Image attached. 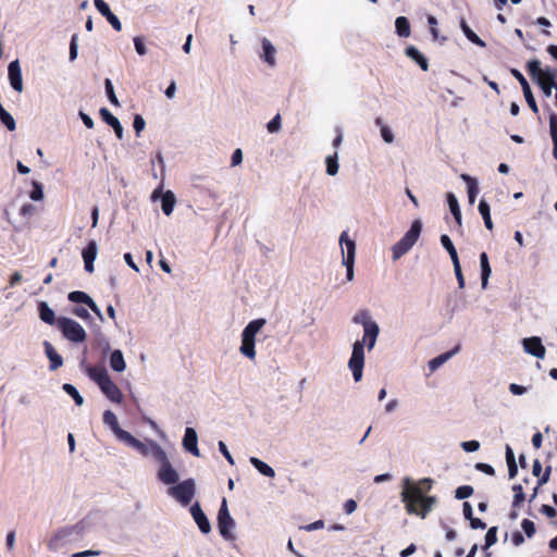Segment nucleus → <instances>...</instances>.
Here are the masks:
<instances>
[{
  "label": "nucleus",
  "mask_w": 557,
  "mask_h": 557,
  "mask_svg": "<svg viewBox=\"0 0 557 557\" xmlns=\"http://www.w3.org/2000/svg\"><path fill=\"white\" fill-rule=\"evenodd\" d=\"M432 484L433 480L429 478L418 482H413L409 478L404 480L401 502L405 504L407 513L419 516L422 519L426 518L436 504L435 496L425 495L432 488Z\"/></svg>",
  "instance_id": "obj_1"
},
{
  "label": "nucleus",
  "mask_w": 557,
  "mask_h": 557,
  "mask_svg": "<svg viewBox=\"0 0 557 557\" xmlns=\"http://www.w3.org/2000/svg\"><path fill=\"white\" fill-rule=\"evenodd\" d=\"M363 338L362 341H356L354 343L351 357L348 361V367L352 372L355 382H359L362 379V371L364 366V345L367 344L369 350L374 347L380 329L377 323H373L369 324V326L363 329Z\"/></svg>",
  "instance_id": "obj_2"
},
{
  "label": "nucleus",
  "mask_w": 557,
  "mask_h": 557,
  "mask_svg": "<svg viewBox=\"0 0 557 557\" xmlns=\"http://www.w3.org/2000/svg\"><path fill=\"white\" fill-rule=\"evenodd\" d=\"M527 72L536 82L546 97H550L552 90L557 89V69L547 66L541 67V62L533 59L527 63Z\"/></svg>",
  "instance_id": "obj_3"
},
{
  "label": "nucleus",
  "mask_w": 557,
  "mask_h": 557,
  "mask_svg": "<svg viewBox=\"0 0 557 557\" xmlns=\"http://www.w3.org/2000/svg\"><path fill=\"white\" fill-rule=\"evenodd\" d=\"M265 324L264 319H256L250 321L242 333V345L240 352L249 359H255L256 350H255V337L256 334L263 327Z\"/></svg>",
  "instance_id": "obj_4"
},
{
  "label": "nucleus",
  "mask_w": 557,
  "mask_h": 557,
  "mask_svg": "<svg viewBox=\"0 0 557 557\" xmlns=\"http://www.w3.org/2000/svg\"><path fill=\"white\" fill-rule=\"evenodd\" d=\"M422 231V223L420 220H416L412 222L409 231L406 232V234L401 237L399 242H397L393 248V259L397 260L400 257H403L405 253H407L411 247L416 244L418 240L420 234Z\"/></svg>",
  "instance_id": "obj_5"
},
{
  "label": "nucleus",
  "mask_w": 557,
  "mask_h": 557,
  "mask_svg": "<svg viewBox=\"0 0 557 557\" xmlns=\"http://www.w3.org/2000/svg\"><path fill=\"white\" fill-rule=\"evenodd\" d=\"M57 326L63 336L73 343H83L86 341L87 333L84 327L75 320L60 317L57 320Z\"/></svg>",
  "instance_id": "obj_6"
},
{
  "label": "nucleus",
  "mask_w": 557,
  "mask_h": 557,
  "mask_svg": "<svg viewBox=\"0 0 557 557\" xmlns=\"http://www.w3.org/2000/svg\"><path fill=\"white\" fill-rule=\"evenodd\" d=\"M196 485L193 479H187L178 484L171 486L168 491L169 495L180 502L183 506L190 504L195 496Z\"/></svg>",
  "instance_id": "obj_7"
},
{
  "label": "nucleus",
  "mask_w": 557,
  "mask_h": 557,
  "mask_svg": "<svg viewBox=\"0 0 557 557\" xmlns=\"http://www.w3.org/2000/svg\"><path fill=\"white\" fill-rule=\"evenodd\" d=\"M235 527V521L231 517L227 508L226 499L223 498L221 507L218 512V529L221 536L225 540H233L232 529Z\"/></svg>",
  "instance_id": "obj_8"
},
{
  "label": "nucleus",
  "mask_w": 557,
  "mask_h": 557,
  "mask_svg": "<svg viewBox=\"0 0 557 557\" xmlns=\"http://www.w3.org/2000/svg\"><path fill=\"white\" fill-rule=\"evenodd\" d=\"M522 345H523V349L525 350V352H528L536 358H540V359H543L545 357L546 350H545V347L543 346L540 337L533 336V337L524 338L522 341Z\"/></svg>",
  "instance_id": "obj_9"
},
{
  "label": "nucleus",
  "mask_w": 557,
  "mask_h": 557,
  "mask_svg": "<svg viewBox=\"0 0 557 557\" xmlns=\"http://www.w3.org/2000/svg\"><path fill=\"white\" fill-rule=\"evenodd\" d=\"M74 527H65L59 529L48 541V548L50 550H58L74 532Z\"/></svg>",
  "instance_id": "obj_10"
},
{
  "label": "nucleus",
  "mask_w": 557,
  "mask_h": 557,
  "mask_svg": "<svg viewBox=\"0 0 557 557\" xmlns=\"http://www.w3.org/2000/svg\"><path fill=\"white\" fill-rule=\"evenodd\" d=\"M95 7L99 11L101 15H103L107 21L111 24V26L116 30L120 32L122 29V24L117 16L112 13L110 10V7L108 3H106L103 0H94Z\"/></svg>",
  "instance_id": "obj_11"
},
{
  "label": "nucleus",
  "mask_w": 557,
  "mask_h": 557,
  "mask_svg": "<svg viewBox=\"0 0 557 557\" xmlns=\"http://www.w3.org/2000/svg\"><path fill=\"white\" fill-rule=\"evenodd\" d=\"M8 73L12 88L21 92L23 90V79L18 60H14L9 64Z\"/></svg>",
  "instance_id": "obj_12"
},
{
  "label": "nucleus",
  "mask_w": 557,
  "mask_h": 557,
  "mask_svg": "<svg viewBox=\"0 0 557 557\" xmlns=\"http://www.w3.org/2000/svg\"><path fill=\"white\" fill-rule=\"evenodd\" d=\"M190 513H191L195 522L197 523L199 530L203 534H208L211 531V524H210L207 516L205 515V512L201 510L198 503H195L190 507Z\"/></svg>",
  "instance_id": "obj_13"
},
{
  "label": "nucleus",
  "mask_w": 557,
  "mask_h": 557,
  "mask_svg": "<svg viewBox=\"0 0 557 557\" xmlns=\"http://www.w3.org/2000/svg\"><path fill=\"white\" fill-rule=\"evenodd\" d=\"M69 300L77 304L87 305L92 312H95L98 317H101L100 309L96 305V302L85 293L81 290L71 292L67 296Z\"/></svg>",
  "instance_id": "obj_14"
},
{
  "label": "nucleus",
  "mask_w": 557,
  "mask_h": 557,
  "mask_svg": "<svg viewBox=\"0 0 557 557\" xmlns=\"http://www.w3.org/2000/svg\"><path fill=\"white\" fill-rule=\"evenodd\" d=\"M100 389L112 403L121 404L123 401V394L111 377L100 386Z\"/></svg>",
  "instance_id": "obj_15"
},
{
  "label": "nucleus",
  "mask_w": 557,
  "mask_h": 557,
  "mask_svg": "<svg viewBox=\"0 0 557 557\" xmlns=\"http://www.w3.org/2000/svg\"><path fill=\"white\" fill-rule=\"evenodd\" d=\"M121 441L125 442L127 445L136 448L143 455L148 456V447L143 442L133 436L129 432L121 429L115 434Z\"/></svg>",
  "instance_id": "obj_16"
},
{
  "label": "nucleus",
  "mask_w": 557,
  "mask_h": 557,
  "mask_svg": "<svg viewBox=\"0 0 557 557\" xmlns=\"http://www.w3.org/2000/svg\"><path fill=\"white\" fill-rule=\"evenodd\" d=\"M197 433L193 428H187L183 438L184 448L196 457L200 456Z\"/></svg>",
  "instance_id": "obj_17"
},
{
  "label": "nucleus",
  "mask_w": 557,
  "mask_h": 557,
  "mask_svg": "<svg viewBox=\"0 0 557 557\" xmlns=\"http://www.w3.org/2000/svg\"><path fill=\"white\" fill-rule=\"evenodd\" d=\"M85 270L89 273L94 272V261L97 257V244L95 240H90L82 252Z\"/></svg>",
  "instance_id": "obj_18"
},
{
  "label": "nucleus",
  "mask_w": 557,
  "mask_h": 557,
  "mask_svg": "<svg viewBox=\"0 0 557 557\" xmlns=\"http://www.w3.org/2000/svg\"><path fill=\"white\" fill-rule=\"evenodd\" d=\"M45 354L50 361L49 369L55 371L63 364L62 357L57 352L50 342H44Z\"/></svg>",
  "instance_id": "obj_19"
},
{
  "label": "nucleus",
  "mask_w": 557,
  "mask_h": 557,
  "mask_svg": "<svg viewBox=\"0 0 557 557\" xmlns=\"http://www.w3.org/2000/svg\"><path fill=\"white\" fill-rule=\"evenodd\" d=\"M158 479L164 484H174L178 481V474L172 467L171 462H166L165 466H161L158 471Z\"/></svg>",
  "instance_id": "obj_20"
},
{
  "label": "nucleus",
  "mask_w": 557,
  "mask_h": 557,
  "mask_svg": "<svg viewBox=\"0 0 557 557\" xmlns=\"http://www.w3.org/2000/svg\"><path fill=\"white\" fill-rule=\"evenodd\" d=\"M99 113H100L102 120L114 129L116 137L119 139H122L123 138V127H122L120 121L107 108H101Z\"/></svg>",
  "instance_id": "obj_21"
},
{
  "label": "nucleus",
  "mask_w": 557,
  "mask_h": 557,
  "mask_svg": "<svg viewBox=\"0 0 557 557\" xmlns=\"http://www.w3.org/2000/svg\"><path fill=\"white\" fill-rule=\"evenodd\" d=\"M147 447H148V455H151L153 457V459L160 463V467L165 466L166 462H170V460L166 456V453L159 444H157L154 442H150V444Z\"/></svg>",
  "instance_id": "obj_22"
},
{
  "label": "nucleus",
  "mask_w": 557,
  "mask_h": 557,
  "mask_svg": "<svg viewBox=\"0 0 557 557\" xmlns=\"http://www.w3.org/2000/svg\"><path fill=\"white\" fill-rule=\"evenodd\" d=\"M405 53L408 58L413 60L421 67V70L428 71V59L414 46L407 47Z\"/></svg>",
  "instance_id": "obj_23"
},
{
  "label": "nucleus",
  "mask_w": 557,
  "mask_h": 557,
  "mask_svg": "<svg viewBox=\"0 0 557 557\" xmlns=\"http://www.w3.org/2000/svg\"><path fill=\"white\" fill-rule=\"evenodd\" d=\"M87 373L89 377L98 384L99 387L110 379L108 371L104 368L88 367Z\"/></svg>",
  "instance_id": "obj_24"
},
{
  "label": "nucleus",
  "mask_w": 557,
  "mask_h": 557,
  "mask_svg": "<svg viewBox=\"0 0 557 557\" xmlns=\"http://www.w3.org/2000/svg\"><path fill=\"white\" fill-rule=\"evenodd\" d=\"M39 318L47 324L53 325L57 323L54 311L48 306L47 302L40 301L38 304Z\"/></svg>",
  "instance_id": "obj_25"
},
{
  "label": "nucleus",
  "mask_w": 557,
  "mask_h": 557,
  "mask_svg": "<svg viewBox=\"0 0 557 557\" xmlns=\"http://www.w3.org/2000/svg\"><path fill=\"white\" fill-rule=\"evenodd\" d=\"M459 348L460 347L457 345L451 350L444 352V354L433 358L432 360H430L429 361L430 370L435 371L436 369H438L442 364H444L447 360H449L456 352H458Z\"/></svg>",
  "instance_id": "obj_26"
},
{
  "label": "nucleus",
  "mask_w": 557,
  "mask_h": 557,
  "mask_svg": "<svg viewBox=\"0 0 557 557\" xmlns=\"http://www.w3.org/2000/svg\"><path fill=\"white\" fill-rule=\"evenodd\" d=\"M262 49H263V60L267 62L270 66L275 65V48L271 44V41L268 38H262Z\"/></svg>",
  "instance_id": "obj_27"
},
{
  "label": "nucleus",
  "mask_w": 557,
  "mask_h": 557,
  "mask_svg": "<svg viewBox=\"0 0 557 557\" xmlns=\"http://www.w3.org/2000/svg\"><path fill=\"white\" fill-rule=\"evenodd\" d=\"M110 367L116 372H122L125 370L126 363L121 350L116 349L111 354Z\"/></svg>",
  "instance_id": "obj_28"
},
{
  "label": "nucleus",
  "mask_w": 557,
  "mask_h": 557,
  "mask_svg": "<svg viewBox=\"0 0 557 557\" xmlns=\"http://www.w3.org/2000/svg\"><path fill=\"white\" fill-rule=\"evenodd\" d=\"M176 199L171 190L163 194L161 199V208L165 215H170L173 212Z\"/></svg>",
  "instance_id": "obj_29"
},
{
  "label": "nucleus",
  "mask_w": 557,
  "mask_h": 557,
  "mask_svg": "<svg viewBox=\"0 0 557 557\" xmlns=\"http://www.w3.org/2000/svg\"><path fill=\"white\" fill-rule=\"evenodd\" d=\"M460 27L465 36L474 45L485 47V42L469 27L465 18L460 21Z\"/></svg>",
  "instance_id": "obj_30"
},
{
  "label": "nucleus",
  "mask_w": 557,
  "mask_h": 557,
  "mask_svg": "<svg viewBox=\"0 0 557 557\" xmlns=\"http://www.w3.org/2000/svg\"><path fill=\"white\" fill-rule=\"evenodd\" d=\"M447 202L451 214L454 215L458 226H461V211L456 196L453 193L447 194Z\"/></svg>",
  "instance_id": "obj_31"
},
{
  "label": "nucleus",
  "mask_w": 557,
  "mask_h": 557,
  "mask_svg": "<svg viewBox=\"0 0 557 557\" xmlns=\"http://www.w3.org/2000/svg\"><path fill=\"white\" fill-rule=\"evenodd\" d=\"M395 28L399 37L407 38L410 36V23L407 17L398 16L395 21Z\"/></svg>",
  "instance_id": "obj_32"
},
{
  "label": "nucleus",
  "mask_w": 557,
  "mask_h": 557,
  "mask_svg": "<svg viewBox=\"0 0 557 557\" xmlns=\"http://www.w3.org/2000/svg\"><path fill=\"white\" fill-rule=\"evenodd\" d=\"M250 463L263 475L268 476V478H274L275 476V471L273 470L272 467H270L269 465H267L265 462H263L262 460H260L259 458L257 457H251L250 458Z\"/></svg>",
  "instance_id": "obj_33"
},
{
  "label": "nucleus",
  "mask_w": 557,
  "mask_h": 557,
  "mask_svg": "<svg viewBox=\"0 0 557 557\" xmlns=\"http://www.w3.org/2000/svg\"><path fill=\"white\" fill-rule=\"evenodd\" d=\"M341 245H345L347 249V256L344 258V260H355L356 255V244L352 239L348 238V235L346 232H343L339 237Z\"/></svg>",
  "instance_id": "obj_34"
},
{
  "label": "nucleus",
  "mask_w": 557,
  "mask_h": 557,
  "mask_svg": "<svg viewBox=\"0 0 557 557\" xmlns=\"http://www.w3.org/2000/svg\"><path fill=\"white\" fill-rule=\"evenodd\" d=\"M480 263H481V280H482V286L483 288L486 287V284H487V280L491 275V267H490V263H488V257H487V253L486 252H482L480 255Z\"/></svg>",
  "instance_id": "obj_35"
},
{
  "label": "nucleus",
  "mask_w": 557,
  "mask_h": 557,
  "mask_svg": "<svg viewBox=\"0 0 557 557\" xmlns=\"http://www.w3.org/2000/svg\"><path fill=\"white\" fill-rule=\"evenodd\" d=\"M461 177L463 181L467 182L468 198H469V202L472 205V203H474L476 195L479 193L478 183L473 177H471L467 174H462Z\"/></svg>",
  "instance_id": "obj_36"
},
{
  "label": "nucleus",
  "mask_w": 557,
  "mask_h": 557,
  "mask_svg": "<svg viewBox=\"0 0 557 557\" xmlns=\"http://www.w3.org/2000/svg\"><path fill=\"white\" fill-rule=\"evenodd\" d=\"M479 212L484 220L485 227L487 230L492 231L493 222L491 219V209H490V205L484 199H482L479 203Z\"/></svg>",
  "instance_id": "obj_37"
},
{
  "label": "nucleus",
  "mask_w": 557,
  "mask_h": 557,
  "mask_svg": "<svg viewBox=\"0 0 557 557\" xmlns=\"http://www.w3.org/2000/svg\"><path fill=\"white\" fill-rule=\"evenodd\" d=\"M103 423L107 424L114 434H116L121 428L119 425V421L114 412L111 410H106L102 416Z\"/></svg>",
  "instance_id": "obj_38"
},
{
  "label": "nucleus",
  "mask_w": 557,
  "mask_h": 557,
  "mask_svg": "<svg viewBox=\"0 0 557 557\" xmlns=\"http://www.w3.org/2000/svg\"><path fill=\"white\" fill-rule=\"evenodd\" d=\"M352 322L356 324H361L363 329L368 327L369 324L375 323L374 321L371 320L370 312L368 310L358 311L354 315Z\"/></svg>",
  "instance_id": "obj_39"
},
{
  "label": "nucleus",
  "mask_w": 557,
  "mask_h": 557,
  "mask_svg": "<svg viewBox=\"0 0 557 557\" xmlns=\"http://www.w3.org/2000/svg\"><path fill=\"white\" fill-rule=\"evenodd\" d=\"M62 389L73 398L77 406H82L84 404V398L82 397V395L78 393L74 385L70 383H64Z\"/></svg>",
  "instance_id": "obj_40"
},
{
  "label": "nucleus",
  "mask_w": 557,
  "mask_h": 557,
  "mask_svg": "<svg viewBox=\"0 0 557 557\" xmlns=\"http://www.w3.org/2000/svg\"><path fill=\"white\" fill-rule=\"evenodd\" d=\"M337 152H334L332 156H327L325 159L326 163V173L331 176H334L338 172V163H337Z\"/></svg>",
  "instance_id": "obj_41"
},
{
  "label": "nucleus",
  "mask_w": 557,
  "mask_h": 557,
  "mask_svg": "<svg viewBox=\"0 0 557 557\" xmlns=\"http://www.w3.org/2000/svg\"><path fill=\"white\" fill-rule=\"evenodd\" d=\"M497 527H491L485 534V544L483 546L484 550H487L491 546H493L497 542Z\"/></svg>",
  "instance_id": "obj_42"
},
{
  "label": "nucleus",
  "mask_w": 557,
  "mask_h": 557,
  "mask_svg": "<svg viewBox=\"0 0 557 557\" xmlns=\"http://www.w3.org/2000/svg\"><path fill=\"white\" fill-rule=\"evenodd\" d=\"M512 491L515 493L513 500H512V507H519L525 499V495L523 493L522 485L515 484L512 486Z\"/></svg>",
  "instance_id": "obj_43"
},
{
  "label": "nucleus",
  "mask_w": 557,
  "mask_h": 557,
  "mask_svg": "<svg viewBox=\"0 0 557 557\" xmlns=\"http://www.w3.org/2000/svg\"><path fill=\"white\" fill-rule=\"evenodd\" d=\"M104 88H106V92H107V96L109 98V101L113 106L119 107L120 102H119V99H117V97H116V95L114 92V88H113L111 79L106 78V81H104Z\"/></svg>",
  "instance_id": "obj_44"
},
{
  "label": "nucleus",
  "mask_w": 557,
  "mask_h": 557,
  "mask_svg": "<svg viewBox=\"0 0 557 557\" xmlns=\"http://www.w3.org/2000/svg\"><path fill=\"white\" fill-rule=\"evenodd\" d=\"M375 124L376 125H380L381 127V135H382V138L384 139L385 143H393L394 141V135L392 133V131L389 129V127H387L386 125H384L382 123V119L381 117H377L375 120Z\"/></svg>",
  "instance_id": "obj_45"
},
{
  "label": "nucleus",
  "mask_w": 557,
  "mask_h": 557,
  "mask_svg": "<svg viewBox=\"0 0 557 557\" xmlns=\"http://www.w3.org/2000/svg\"><path fill=\"white\" fill-rule=\"evenodd\" d=\"M550 471H552V467L547 466L545 471H544V473H543V475L539 476L537 485H536V487L533 491V494H532V496L530 498V502H532L536 497L539 487L548 482L549 475H550Z\"/></svg>",
  "instance_id": "obj_46"
},
{
  "label": "nucleus",
  "mask_w": 557,
  "mask_h": 557,
  "mask_svg": "<svg viewBox=\"0 0 557 557\" xmlns=\"http://www.w3.org/2000/svg\"><path fill=\"white\" fill-rule=\"evenodd\" d=\"M473 494V487L471 485H461L456 488L455 497L457 499H466Z\"/></svg>",
  "instance_id": "obj_47"
},
{
  "label": "nucleus",
  "mask_w": 557,
  "mask_h": 557,
  "mask_svg": "<svg viewBox=\"0 0 557 557\" xmlns=\"http://www.w3.org/2000/svg\"><path fill=\"white\" fill-rule=\"evenodd\" d=\"M523 95H524L525 101H527L528 106L530 107V109L534 113H539V108H537V104H536V101L534 99L531 88L530 87L524 88Z\"/></svg>",
  "instance_id": "obj_48"
},
{
  "label": "nucleus",
  "mask_w": 557,
  "mask_h": 557,
  "mask_svg": "<svg viewBox=\"0 0 557 557\" xmlns=\"http://www.w3.org/2000/svg\"><path fill=\"white\" fill-rule=\"evenodd\" d=\"M521 528L528 537H532L536 532L534 522L529 519L522 520Z\"/></svg>",
  "instance_id": "obj_49"
},
{
  "label": "nucleus",
  "mask_w": 557,
  "mask_h": 557,
  "mask_svg": "<svg viewBox=\"0 0 557 557\" xmlns=\"http://www.w3.org/2000/svg\"><path fill=\"white\" fill-rule=\"evenodd\" d=\"M549 132L553 141H557V114L552 113L549 116Z\"/></svg>",
  "instance_id": "obj_50"
},
{
  "label": "nucleus",
  "mask_w": 557,
  "mask_h": 557,
  "mask_svg": "<svg viewBox=\"0 0 557 557\" xmlns=\"http://www.w3.org/2000/svg\"><path fill=\"white\" fill-rule=\"evenodd\" d=\"M269 133H276L281 129V115L277 113L267 125Z\"/></svg>",
  "instance_id": "obj_51"
},
{
  "label": "nucleus",
  "mask_w": 557,
  "mask_h": 557,
  "mask_svg": "<svg viewBox=\"0 0 557 557\" xmlns=\"http://www.w3.org/2000/svg\"><path fill=\"white\" fill-rule=\"evenodd\" d=\"M145 125H146V122L143 119V116L139 114L135 115L133 126H134V129H135L137 136L140 135V132L145 128Z\"/></svg>",
  "instance_id": "obj_52"
},
{
  "label": "nucleus",
  "mask_w": 557,
  "mask_h": 557,
  "mask_svg": "<svg viewBox=\"0 0 557 557\" xmlns=\"http://www.w3.org/2000/svg\"><path fill=\"white\" fill-rule=\"evenodd\" d=\"M77 35L74 34L70 42V60L74 61L77 58Z\"/></svg>",
  "instance_id": "obj_53"
},
{
  "label": "nucleus",
  "mask_w": 557,
  "mask_h": 557,
  "mask_svg": "<svg viewBox=\"0 0 557 557\" xmlns=\"http://www.w3.org/2000/svg\"><path fill=\"white\" fill-rule=\"evenodd\" d=\"M461 447L465 451L473 453L480 448V443L478 441H467L461 443Z\"/></svg>",
  "instance_id": "obj_54"
},
{
  "label": "nucleus",
  "mask_w": 557,
  "mask_h": 557,
  "mask_svg": "<svg viewBox=\"0 0 557 557\" xmlns=\"http://www.w3.org/2000/svg\"><path fill=\"white\" fill-rule=\"evenodd\" d=\"M475 469L487 474V475H494L495 474V470L494 468L488 465V463H484V462H478L475 465Z\"/></svg>",
  "instance_id": "obj_55"
},
{
  "label": "nucleus",
  "mask_w": 557,
  "mask_h": 557,
  "mask_svg": "<svg viewBox=\"0 0 557 557\" xmlns=\"http://www.w3.org/2000/svg\"><path fill=\"white\" fill-rule=\"evenodd\" d=\"M135 50L139 55H145L147 53L146 46L140 37L134 38Z\"/></svg>",
  "instance_id": "obj_56"
},
{
  "label": "nucleus",
  "mask_w": 557,
  "mask_h": 557,
  "mask_svg": "<svg viewBox=\"0 0 557 557\" xmlns=\"http://www.w3.org/2000/svg\"><path fill=\"white\" fill-rule=\"evenodd\" d=\"M441 243H442L443 247L447 250L448 253L456 250V248L448 235H445V234L442 235Z\"/></svg>",
  "instance_id": "obj_57"
},
{
  "label": "nucleus",
  "mask_w": 557,
  "mask_h": 557,
  "mask_svg": "<svg viewBox=\"0 0 557 557\" xmlns=\"http://www.w3.org/2000/svg\"><path fill=\"white\" fill-rule=\"evenodd\" d=\"M30 198L36 201L41 200L44 198V191L39 184H34V189L30 193Z\"/></svg>",
  "instance_id": "obj_58"
},
{
  "label": "nucleus",
  "mask_w": 557,
  "mask_h": 557,
  "mask_svg": "<svg viewBox=\"0 0 557 557\" xmlns=\"http://www.w3.org/2000/svg\"><path fill=\"white\" fill-rule=\"evenodd\" d=\"M511 73L515 76V78L519 82V84L521 85L522 90H524V88L530 87L525 77L518 70H512Z\"/></svg>",
  "instance_id": "obj_59"
},
{
  "label": "nucleus",
  "mask_w": 557,
  "mask_h": 557,
  "mask_svg": "<svg viewBox=\"0 0 557 557\" xmlns=\"http://www.w3.org/2000/svg\"><path fill=\"white\" fill-rule=\"evenodd\" d=\"M219 449L221 451V454L226 458V460L231 463V465H234V459L232 457V455L230 454L226 445L224 442H219Z\"/></svg>",
  "instance_id": "obj_60"
},
{
  "label": "nucleus",
  "mask_w": 557,
  "mask_h": 557,
  "mask_svg": "<svg viewBox=\"0 0 557 557\" xmlns=\"http://www.w3.org/2000/svg\"><path fill=\"white\" fill-rule=\"evenodd\" d=\"M540 511L548 518H554L557 515L556 509L549 505H542Z\"/></svg>",
  "instance_id": "obj_61"
},
{
  "label": "nucleus",
  "mask_w": 557,
  "mask_h": 557,
  "mask_svg": "<svg viewBox=\"0 0 557 557\" xmlns=\"http://www.w3.org/2000/svg\"><path fill=\"white\" fill-rule=\"evenodd\" d=\"M242 161H243V152L240 149H236L232 154L231 163L233 166H236V165L240 164Z\"/></svg>",
  "instance_id": "obj_62"
},
{
  "label": "nucleus",
  "mask_w": 557,
  "mask_h": 557,
  "mask_svg": "<svg viewBox=\"0 0 557 557\" xmlns=\"http://www.w3.org/2000/svg\"><path fill=\"white\" fill-rule=\"evenodd\" d=\"M35 210H36V208H35L34 205L25 203V205L22 206V208L20 210V214L24 215V216L25 215H32V214H34Z\"/></svg>",
  "instance_id": "obj_63"
},
{
  "label": "nucleus",
  "mask_w": 557,
  "mask_h": 557,
  "mask_svg": "<svg viewBox=\"0 0 557 557\" xmlns=\"http://www.w3.org/2000/svg\"><path fill=\"white\" fill-rule=\"evenodd\" d=\"M511 541L515 546H520L524 542V537L520 531H515L511 534Z\"/></svg>",
  "instance_id": "obj_64"
}]
</instances>
